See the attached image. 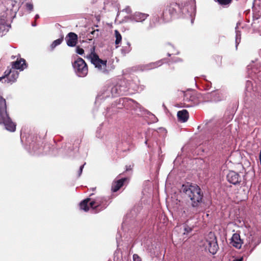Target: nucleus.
I'll use <instances>...</instances> for the list:
<instances>
[{"label":"nucleus","instance_id":"nucleus-1","mask_svg":"<svg viewBox=\"0 0 261 261\" xmlns=\"http://www.w3.org/2000/svg\"><path fill=\"white\" fill-rule=\"evenodd\" d=\"M181 190L191 200V205L193 208V211L190 217L191 218L193 217L194 215L198 213L197 208L202 202L203 196V193L198 186L196 185H192L188 183L186 185H183Z\"/></svg>","mask_w":261,"mask_h":261},{"label":"nucleus","instance_id":"nucleus-2","mask_svg":"<svg viewBox=\"0 0 261 261\" xmlns=\"http://www.w3.org/2000/svg\"><path fill=\"white\" fill-rule=\"evenodd\" d=\"M109 205V202L104 197L99 196L95 199L87 198L80 203V208L85 212L89 210V206L94 213L99 212L105 209Z\"/></svg>","mask_w":261,"mask_h":261},{"label":"nucleus","instance_id":"nucleus-3","mask_svg":"<svg viewBox=\"0 0 261 261\" xmlns=\"http://www.w3.org/2000/svg\"><path fill=\"white\" fill-rule=\"evenodd\" d=\"M167 10L170 11V13L174 17L176 16L178 12H181L182 15L186 16V13L189 16H192L195 15L196 12V5L195 0L191 1L189 3H187L184 6L180 7L179 5L177 3H173L168 5L166 8Z\"/></svg>","mask_w":261,"mask_h":261},{"label":"nucleus","instance_id":"nucleus-4","mask_svg":"<svg viewBox=\"0 0 261 261\" xmlns=\"http://www.w3.org/2000/svg\"><path fill=\"white\" fill-rule=\"evenodd\" d=\"M3 123L9 131L13 132L16 129V124L12 121L7 112L6 102L0 96V124Z\"/></svg>","mask_w":261,"mask_h":261},{"label":"nucleus","instance_id":"nucleus-5","mask_svg":"<svg viewBox=\"0 0 261 261\" xmlns=\"http://www.w3.org/2000/svg\"><path fill=\"white\" fill-rule=\"evenodd\" d=\"M93 50L89 56L91 63L95 66V67L100 72L105 74L108 73L107 69V60L100 59L98 56L94 53L95 47H93Z\"/></svg>","mask_w":261,"mask_h":261},{"label":"nucleus","instance_id":"nucleus-6","mask_svg":"<svg viewBox=\"0 0 261 261\" xmlns=\"http://www.w3.org/2000/svg\"><path fill=\"white\" fill-rule=\"evenodd\" d=\"M72 66L78 76L85 77L87 75L88 72V66L82 58L78 57L72 63Z\"/></svg>","mask_w":261,"mask_h":261},{"label":"nucleus","instance_id":"nucleus-7","mask_svg":"<svg viewBox=\"0 0 261 261\" xmlns=\"http://www.w3.org/2000/svg\"><path fill=\"white\" fill-rule=\"evenodd\" d=\"M247 243L245 244V247L246 249L248 250L250 254L255 248L260 243L261 241L253 232H250L247 236Z\"/></svg>","mask_w":261,"mask_h":261},{"label":"nucleus","instance_id":"nucleus-8","mask_svg":"<svg viewBox=\"0 0 261 261\" xmlns=\"http://www.w3.org/2000/svg\"><path fill=\"white\" fill-rule=\"evenodd\" d=\"M18 77V73L16 71H11L10 69L6 70L4 75L0 77V81L4 80V82L12 84L14 83Z\"/></svg>","mask_w":261,"mask_h":261},{"label":"nucleus","instance_id":"nucleus-9","mask_svg":"<svg viewBox=\"0 0 261 261\" xmlns=\"http://www.w3.org/2000/svg\"><path fill=\"white\" fill-rule=\"evenodd\" d=\"M210 240H206V247L209 252L212 254H215L219 248L217 239L214 234L211 233Z\"/></svg>","mask_w":261,"mask_h":261},{"label":"nucleus","instance_id":"nucleus-10","mask_svg":"<svg viewBox=\"0 0 261 261\" xmlns=\"http://www.w3.org/2000/svg\"><path fill=\"white\" fill-rule=\"evenodd\" d=\"M227 181L233 185H239L242 181V176L237 172L230 171L227 175Z\"/></svg>","mask_w":261,"mask_h":261},{"label":"nucleus","instance_id":"nucleus-11","mask_svg":"<svg viewBox=\"0 0 261 261\" xmlns=\"http://www.w3.org/2000/svg\"><path fill=\"white\" fill-rule=\"evenodd\" d=\"M121 94V90L120 89V86L119 85H115L113 86L111 90L107 89L106 91H105L103 93V97L106 98L110 96H116L118 95Z\"/></svg>","mask_w":261,"mask_h":261},{"label":"nucleus","instance_id":"nucleus-12","mask_svg":"<svg viewBox=\"0 0 261 261\" xmlns=\"http://www.w3.org/2000/svg\"><path fill=\"white\" fill-rule=\"evenodd\" d=\"M230 244L234 247L237 249H240L243 244V241L241 239L240 235L239 233L236 232L233 234L231 239Z\"/></svg>","mask_w":261,"mask_h":261},{"label":"nucleus","instance_id":"nucleus-13","mask_svg":"<svg viewBox=\"0 0 261 261\" xmlns=\"http://www.w3.org/2000/svg\"><path fill=\"white\" fill-rule=\"evenodd\" d=\"M198 94L194 91H188L185 94L184 100L186 101H191L193 105L198 103Z\"/></svg>","mask_w":261,"mask_h":261},{"label":"nucleus","instance_id":"nucleus-14","mask_svg":"<svg viewBox=\"0 0 261 261\" xmlns=\"http://www.w3.org/2000/svg\"><path fill=\"white\" fill-rule=\"evenodd\" d=\"M77 35L72 32L68 33L66 37V43L68 46H75L77 42Z\"/></svg>","mask_w":261,"mask_h":261},{"label":"nucleus","instance_id":"nucleus-15","mask_svg":"<svg viewBox=\"0 0 261 261\" xmlns=\"http://www.w3.org/2000/svg\"><path fill=\"white\" fill-rule=\"evenodd\" d=\"M163 62L162 60H160L155 62L149 63L145 65L138 66V69L137 70H140L143 71L145 70L152 69L161 66L163 64Z\"/></svg>","mask_w":261,"mask_h":261},{"label":"nucleus","instance_id":"nucleus-16","mask_svg":"<svg viewBox=\"0 0 261 261\" xmlns=\"http://www.w3.org/2000/svg\"><path fill=\"white\" fill-rule=\"evenodd\" d=\"M127 180V178H122L117 180L114 181L112 185L111 190L112 192H116L118 191L124 185V182Z\"/></svg>","mask_w":261,"mask_h":261},{"label":"nucleus","instance_id":"nucleus-17","mask_svg":"<svg viewBox=\"0 0 261 261\" xmlns=\"http://www.w3.org/2000/svg\"><path fill=\"white\" fill-rule=\"evenodd\" d=\"M27 67L25 61L23 59H20V60H17L12 64V68L14 69L23 70Z\"/></svg>","mask_w":261,"mask_h":261},{"label":"nucleus","instance_id":"nucleus-18","mask_svg":"<svg viewBox=\"0 0 261 261\" xmlns=\"http://www.w3.org/2000/svg\"><path fill=\"white\" fill-rule=\"evenodd\" d=\"M177 116L179 121L185 122L189 118V113L186 110H182L177 112Z\"/></svg>","mask_w":261,"mask_h":261},{"label":"nucleus","instance_id":"nucleus-19","mask_svg":"<svg viewBox=\"0 0 261 261\" xmlns=\"http://www.w3.org/2000/svg\"><path fill=\"white\" fill-rule=\"evenodd\" d=\"M170 13V11H168L166 8L164 10L162 14V18L164 22H169L174 17Z\"/></svg>","mask_w":261,"mask_h":261},{"label":"nucleus","instance_id":"nucleus-20","mask_svg":"<svg viewBox=\"0 0 261 261\" xmlns=\"http://www.w3.org/2000/svg\"><path fill=\"white\" fill-rule=\"evenodd\" d=\"M148 15L140 12L136 13L134 15V19L136 21L141 22L147 18Z\"/></svg>","mask_w":261,"mask_h":261},{"label":"nucleus","instance_id":"nucleus-21","mask_svg":"<svg viewBox=\"0 0 261 261\" xmlns=\"http://www.w3.org/2000/svg\"><path fill=\"white\" fill-rule=\"evenodd\" d=\"M115 35L116 37L115 44L117 45L121 42L122 37L121 34L117 30L115 31Z\"/></svg>","mask_w":261,"mask_h":261},{"label":"nucleus","instance_id":"nucleus-22","mask_svg":"<svg viewBox=\"0 0 261 261\" xmlns=\"http://www.w3.org/2000/svg\"><path fill=\"white\" fill-rule=\"evenodd\" d=\"M236 48L238 47V45L241 42V32L239 31H236Z\"/></svg>","mask_w":261,"mask_h":261},{"label":"nucleus","instance_id":"nucleus-23","mask_svg":"<svg viewBox=\"0 0 261 261\" xmlns=\"http://www.w3.org/2000/svg\"><path fill=\"white\" fill-rule=\"evenodd\" d=\"M63 38H59L53 41L52 44H51V47L52 49H54L57 46L60 45L62 42L63 41Z\"/></svg>","mask_w":261,"mask_h":261},{"label":"nucleus","instance_id":"nucleus-24","mask_svg":"<svg viewBox=\"0 0 261 261\" xmlns=\"http://www.w3.org/2000/svg\"><path fill=\"white\" fill-rule=\"evenodd\" d=\"M131 50L130 44L129 43H127V46H123L122 48V52L124 54L128 53Z\"/></svg>","mask_w":261,"mask_h":261},{"label":"nucleus","instance_id":"nucleus-25","mask_svg":"<svg viewBox=\"0 0 261 261\" xmlns=\"http://www.w3.org/2000/svg\"><path fill=\"white\" fill-rule=\"evenodd\" d=\"M207 258L206 256L200 255L196 256L192 261H206Z\"/></svg>","mask_w":261,"mask_h":261},{"label":"nucleus","instance_id":"nucleus-26","mask_svg":"<svg viewBox=\"0 0 261 261\" xmlns=\"http://www.w3.org/2000/svg\"><path fill=\"white\" fill-rule=\"evenodd\" d=\"M254 11L256 13V15L258 17L261 16V7L260 6H254L253 8Z\"/></svg>","mask_w":261,"mask_h":261},{"label":"nucleus","instance_id":"nucleus-27","mask_svg":"<svg viewBox=\"0 0 261 261\" xmlns=\"http://www.w3.org/2000/svg\"><path fill=\"white\" fill-rule=\"evenodd\" d=\"M217 1L221 5H227L230 4L232 0H217Z\"/></svg>","mask_w":261,"mask_h":261},{"label":"nucleus","instance_id":"nucleus-28","mask_svg":"<svg viewBox=\"0 0 261 261\" xmlns=\"http://www.w3.org/2000/svg\"><path fill=\"white\" fill-rule=\"evenodd\" d=\"M25 6L27 9L30 11L31 12L33 10V5L32 3H28L25 4Z\"/></svg>","mask_w":261,"mask_h":261},{"label":"nucleus","instance_id":"nucleus-29","mask_svg":"<svg viewBox=\"0 0 261 261\" xmlns=\"http://www.w3.org/2000/svg\"><path fill=\"white\" fill-rule=\"evenodd\" d=\"M252 84L251 81H247L246 82V89L248 91L252 90Z\"/></svg>","mask_w":261,"mask_h":261},{"label":"nucleus","instance_id":"nucleus-30","mask_svg":"<svg viewBox=\"0 0 261 261\" xmlns=\"http://www.w3.org/2000/svg\"><path fill=\"white\" fill-rule=\"evenodd\" d=\"M76 53L80 55H82L84 53V50L78 46L76 47Z\"/></svg>","mask_w":261,"mask_h":261},{"label":"nucleus","instance_id":"nucleus-31","mask_svg":"<svg viewBox=\"0 0 261 261\" xmlns=\"http://www.w3.org/2000/svg\"><path fill=\"white\" fill-rule=\"evenodd\" d=\"M133 260L134 261H142L141 257L137 254L133 255Z\"/></svg>","mask_w":261,"mask_h":261},{"label":"nucleus","instance_id":"nucleus-32","mask_svg":"<svg viewBox=\"0 0 261 261\" xmlns=\"http://www.w3.org/2000/svg\"><path fill=\"white\" fill-rule=\"evenodd\" d=\"M184 229L187 233H189L192 230V228L188 226H186Z\"/></svg>","mask_w":261,"mask_h":261},{"label":"nucleus","instance_id":"nucleus-33","mask_svg":"<svg viewBox=\"0 0 261 261\" xmlns=\"http://www.w3.org/2000/svg\"><path fill=\"white\" fill-rule=\"evenodd\" d=\"M86 163H85L84 164H83V165H82L80 169H79V173H78V176H80L82 174V172H83V168L84 167V165H85Z\"/></svg>","mask_w":261,"mask_h":261},{"label":"nucleus","instance_id":"nucleus-34","mask_svg":"<svg viewBox=\"0 0 261 261\" xmlns=\"http://www.w3.org/2000/svg\"><path fill=\"white\" fill-rule=\"evenodd\" d=\"M98 32V30H96L91 32V34L92 35H94L96 32Z\"/></svg>","mask_w":261,"mask_h":261},{"label":"nucleus","instance_id":"nucleus-35","mask_svg":"<svg viewBox=\"0 0 261 261\" xmlns=\"http://www.w3.org/2000/svg\"><path fill=\"white\" fill-rule=\"evenodd\" d=\"M216 92H212L210 94H208V95H210L211 96H214L216 94Z\"/></svg>","mask_w":261,"mask_h":261},{"label":"nucleus","instance_id":"nucleus-36","mask_svg":"<svg viewBox=\"0 0 261 261\" xmlns=\"http://www.w3.org/2000/svg\"><path fill=\"white\" fill-rule=\"evenodd\" d=\"M32 25L33 27H36V26L37 25V23H36V21H35V22H33V23H32Z\"/></svg>","mask_w":261,"mask_h":261},{"label":"nucleus","instance_id":"nucleus-37","mask_svg":"<svg viewBox=\"0 0 261 261\" xmlns=\"http://www.w3.org/2000/svg\"><path fill=\"white\" fill-rule=\"evenodd\" d=\"M39 18V15L38 14H36L35 16V19L36 20L37 19Z\"/></svg>","mask_w":261,"mask_h":261},{"label":"nucleus","instance_id":"nucleus-38","mask_svg":"<svg viewBox=\"0 0 261 261\" xmlns=\"http://www.w3.org/2000/svg\"><path fill=\"white\" fill-rule=\"evenodd\" d=\"M130 166H129V167H128L127 166L126 167V171H128L130 169Z\"/></svg>","mask_w":261,"mask_h":261},{"label":"nucleus","instance_id":"nucleus-39","mask_svg":"<svg viewBox=\"0 0 261 261\" xmlns=\"http://www.w3.org/2000/svg\"><path fill=\"white\" fill-rule=\"evenodd\" d=\"M242 258H241V259H237L234 261H242Z\"/></svg>","mask_w":261,"mask_h":261},{"label":"nucleus","instance_id":"nucleus-40","mask_svg":"<svg viewBox=\"0 0 261 261\" xmlns=\"http://www.w3.org/2000/svg\"><path fill=\"white\" fill-rule=\"evenodd\" d=\"M1 27H5V25L4 24H2L1 25H0V28Z\"/></svg>","mask_w":261,"mask_h":261},{"label":"nucleus","instance_id":"nucleus-41","mask_svg":"<svg viewBox=\"0 0 261 261\" xmlns=\"http://www.w3.org/2000/svg\"><path fill=\"white\" fill-rule=\"evenodd\" d=\"M216 99H213V98H211V101H215Z\"/></svg>","mask_w":261,"mask_h":261},{"label":"nucleus","instance_id":"nucleus-42","mask_svg":"<svg viewBox=\"0 0 261 261\" xmlns=\"http://www.w3.org/2000/svg\"><path fill=\"white\" fill-rule=\"evenodd\" d=\"M93 195V194H90V196H91Z\"/></svg>","mask_w":261,"mask_h":261},{"label":"nucleus","instance_id":"nucleus-43","mask_svg":"<svg viewBox=\"0 0 261 261\" xmlns=\"http://www.w3.org/2000/svg\"><path fill=\"white\" fill-rule=\"evenodd\" d=\"M147 140H146V141H145V143H146V144H147Z\"/></svg>","mask_w":261,"mask_h":261}]
</instances>
